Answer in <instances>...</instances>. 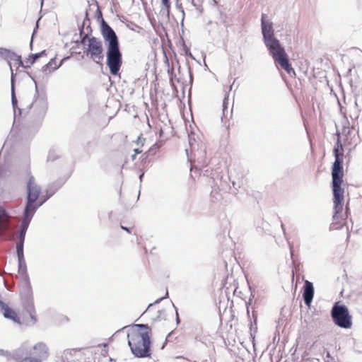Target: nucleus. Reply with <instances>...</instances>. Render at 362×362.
<instances>
[{"mask_svg": "<svg viewBox=\"0 0 362 362\" xmlns=\"http://www.w3.org/2000/svg\"><path fill=\"white\" fill-rule=\"evenodd\" d=\"M332 191L333 194V222L330 228L332 230H339L345 223L350 214V209L348 207V203L345 208L344 214L342 213L344 203V189L341 187L344 182V169L343 165L332 166Z\"/></svg>", "mask_w": 362, "mask_h": 362, "instance_id": "obj_1", "label": "nucleus"}, {"mask_svg": "<svg viewBox=\"0 0 362 362\" xmlns=\"http://www.w3.org/2000/svg\"><path fill=\"white\" fill-rule=\"evenodd\" d=\"M101 33L107 43V65L112 75H117L122 64V54L119 49L117 36L113 29L104 21L101 25Z\"/></svg>", "mask_w": 362, "mask_h": 362, "instance_id": "obj_2", "label": "nucleus"}, {"mask_svg": "<svg viewBox=\"0 0 362 362\" xmlns=\"http://www.w3.org/2000/svg\"><path fill=\"white\" fill-rule=\"evenodd\" d=\"M128 345L132 354L136 358L151 356V340L149 332L133 330L127 334Z\"/></svg>", "mask_w": 362, "mask_h": 362, "instance_id": "obj_3", "label": "nucleus"}, {"mask_svg": "<svg viewBox=\"0 0 362 362\" xmlns=\"http://www.w3.org/2000/svg\"><path fill=\"white\" fill-rule=\"evenodd\" d=\"M81 43L86 57L98 64H102L104 59L103 42L95 37L85 35L81 39Z\"/></svg>", "mask_w": 362, "mask_h": 362, "instance_id": "obj_4", "label": "nucleus"}, {"mask_svg": "<svg viewBox=\"0 0 362 362\" xmlns=\"http://www.w3.org/2000/svg\"><path fill=\"white\" fill-rule=\"evenodd\" d=\"M26 202L23 214L33 217L36 212L35 204L41 194V187L36 183L35 177L30 175V173L26 182Z\"/></svg>", "mask_w": 362, "mask_h": 362, "instance_id": "obj_5", "label": "nucleus"}, {"mask_svg": "<svg viewBox=\"0 0 362 362\" xmlns=\"http://www.w3.org/2000/svg\"><path fill=\"white\" fill-rule=\"evenodd\" d=\"M330 315L333 322L339 327L350 329L352 326V316L349 313L348 307L339 302L334 303Z\"/></svg>", "mask_w": 362, "mask_h": 362, "instance_id": "obj_6", "label": "nucleus"}, {"mask_svg": "<svg viewBox=\"0 0 362 362\" xmlns=\"http://www.w3.org/2000/svg\"><path fill=\"white\" fill-rule=\"evenodd\" d=\"M265 45L269 49L274 61L277 62L281 68L289 74L291 71L293 70V68L291 67L287 54L284 47H281L279 41L276 38L270 39L265 42Z\"/></svg>", "mask_w": 362, "mask_h": 362, "instance_id": "obj_7", "label": "nucleus"}, {"mask_svg": "<svg viewBox=\"0 0 362 362\" xmlns=\"http://www.w3.org/2000/svg\"><path fill=\"white\" fill-rule=\"evenodd\" d=\"M20 295L23 309L29 314L33 325L35 324L37 318L30 284H21Z\"/></svg>", "mask_w": 362, "mask_h": 362, "instance_id": "obj_8", "label": "nucleus"}, {"mask_svg": "<svg viewBox=\"0 0 362 362\" xmlns=\"http://www.w3.org/2000/svg\"><path fill=\"white\" fill-rule=\"evenodd\" d=\"M33 218V216L25 215L23 214L21 221V225L18 231V233L16 235V253H21L24 252L23 247H24V242H25V234L28 230V228L29 227V225L30 223V221Z\"/></svg>", "mask_w": 362, "mask_h": 362, "instance_id": "obj_9", "label": "nucleus"}, {"mask_svg": "<svg viewBox=\"0 0 362 362\" xmlns=\"http://www.w3.org/2000/svg\"><path fill=\"white\" fill-rule=\"evenodd\" d=\"M35 354L30 355L24 362H44L49 356V348L44 342H37L33 347Z\"/></svg>", "mask_w": 362, "mask_h": 362, "instance_id": "obj_10", "label": "nucleus"}, {"mask_svg": "<svg viewBox=\"0 0 362 362\" xmlns=\"http://www.w3.org/2000/svg\"><path fill=\"white\" fill-rule=\"evenodd\" d=\"M33 349L28 342L23 343L18 349L13 350L9 354V357L13 358L16 362H24L33 354Z\"/></svg>", "mask_w": 362, "mask_h": 362, "instance_id": "obj_11", "label": "nucleus"}, {"mask_svg": "<svg viewBox=\"0 0 362 362\" xmlns=\"http://www.w3.org/2000/svg\"><path fill=\"white\" fill-rule=\"evenodd\" d=\"M315 288L313 284L308 280L304 281L303 287V299L306 306L310 309L313 300Z\"/></svg>", "mask_w": 362, "mask_h": 362, "instance_id": "obj_12", "label": "nucleus"}, {"mask_svg": "<svg viewBox=\"0 0 362 362\" xmlns=\"http://www.w3.org/2000/svg\"><path fill=\"white\" fill-rule=\"evenodd\" d=\"M18 262V273L21 276V284H30L29 276L27 272V266L24 257V252L16 253Z\"/></svg>", "mask_w": 362, "mask_h": 362, "instance_id": "obj_13", "label": "nucleus"}, {"mask_svg": "<svg viewBox=\"0 0 362 362\" xmlns=\"http://www.w3.org/2000/svg\"><path fill=\"white\" fill-rule=\"evenodd\" d=\"M0 309L5 318L12 320L13 322L21 325V320L14 310L11 308L6 303L0 300Z\"/></svg>", "mask_w": 362, "mask_h": 362, "instance_id": "obj_14", "label": "nucleus"}, {"mask_svg": "<svg viewBox=\"0 0 362 362\" xmlns=\"http://www.w3.org/2000/svg\"><path fill=\"white\" fill-rule=\"evenodd\" d=\"M265 15L263 14L262 16V34L264 39V42L270 39L275 38L274 37V30L272 24L269 22H266L264 20Z\"/></svg>", "mask_w": 362, "mask_h": 362, "instance_id": "obj_15", "label": "nucleus"}, {"mask_svg": "<svg viewBox=\"0 0 362 362\" xmlns=\"http://www.w3.org/2000/svg\"><path fill=\"white\" fill-rule=\"evenodd\" d=\"M67 177H60L47 187L50 195H54L66 182Z\"/></svg>", "mask_w": 362, "mask_h": 362, "instance_id": "obj_16", "label": "nucleus"}, {"mask_svg": "<svg viewBox=\"0 0 362 362\" xmlns=\"http://www.w3.org/2000/svg\"><path fill=\"white\" fill-rule=\"evenodd\" d=\"M42 56H46L45 51H42L40 53L30 55L27 59H25L23 62V67L25 69L30 68L37 61L38 58Z\"/></svg>", "mask_w": 362, "mask_h": 362, "instance_id": "obj_17", "label": "nucleus"}, {"mask_svg": "<svg viewBox=\"0 0 362 362\" xmlns=\"http://www.w3.org/2000/svg\"><path fill=\"white\" fill-rule=\"evenodd\" d=\"M62 63V61L58 62L57 59H52L45 66V71H48L49 72L53 71L59 68Z\"/></svg>", "mask_w": 362, "mask_h": 362, "instance_id": "obj_18", "label": "nucleus"}, {"mask_svg": "<svg viewBox=\"0 0 362 362\" xmlns=\"http://www.w3.org/2000/svg\"><path fill=\"white\" fill-rule=\"evenodd\" d=\"M11 62L10 63L11 68L12 66L16 67V69H18L20 66L23 67V61L21 60V58L20 56H17L14 54H11V56L10 57Z\"/></svg>", "mask_w": 362, "mask_h": 362, "instance_id": "obj_19", "label": "nucleus"}, {"mask_svg": "<svg viewBox=\"0 0 362 362\" xmlns=\"http://www.w3.org/2000/svg\"><path fill=\"white\" fill-rule=\"evenodd\" d=\"M52 196L53 195H50L49 191L46 189L45 194H42L41 197L40 196L39 199L37 201L35 204L36 211Z\"/></svg>", "mask_w": 362, "mask_h": 362, "instance_id": "obj_20", "label": "nucleus"}, {"mask_svg": "<svg viewBox=\"0 0 362 362\" xmlns=\"http://www.w3.org/2000/svg\"><path fill=\"white\" fill-rule=\"evenodd\" d=\"M344 146L341 141V137H337V142L333 148V154H342L344 156Z\"/></svg>", "mask_w": 362, "mask_h": 362, "instance_id": "obj_21", "label": "nucleus"}, {"mask_svg": "<svg viewBox=\"0 0 362 362\" xmlns=\"http://www.w3.org/2000/svg\"><path fill=\"white\" fill-rule=\"evenodd\" d=\"M210 196L211 201L214 202L220 201L222 198V195L220 194L218 188L216 187H212Z\"/></svg>", "mask_w": 362, "mask_h": 362, "instance_id": "obj_22", "label": "nucleus"}, {"mask_svg": "<svg viewBox=\"0 0 362 362\" xmlns=\"http://www.w3.org/2000/svg\"><path fill=\"white\" fill-rule=\"evenodd\" d=\"M334 156V161L332 166L343 165V158L342 154H333Z\"/></svg>", "mask_w": 362, "mask_h": 362, "instance_id": "obj_23", "label": "nucleus"}, {"mask_svg": "<svg viewBox=\"0 0 362 362\" xmlns=\"http://www.w3.org/2000/svg\"><path fill=\"white\" fill-rule=\"evenodd\" d=\"M134 327L145 330L144 332H149V337L151 336V328L148 324H134Z\"/></svg>", "mask_w": 362, "mask_h": 362, "instance_id": "obj_24", "label": "nucleus"}, {"mask_svg": "<svg viewBox=\"0 0 362 362\" xmlns=\"http://www.w3.org/2000/svg\"><path fill=\"white\" fill-rule=\"evenodd\" d=\"M160 144H159L158 143H155L147 151H148V153L151 155V156H153L156 153V151H158V149L160 147Z\"/></svg>", "mask_w": 362, "mask_h": 362, "instance_id": "obj_25", "label": "nucleus"}, {"mask_svg": "<svg viewBox=\"0 0 362 362\" xmlns=\"http://www.w3.org/2000/svg\"><path fill=\"white\" fill-rule=\"evenodd\" d=\"M168 292L166 291V293H165V296H163V297H161V298H158L157 300H156V301L153 303H150L148 306V308H146V310L142 313L141 315H143L145 313H146V311L151 308L152 307L153 305H154L155 304H157V303H159L161 300H163L165 298H167L168 297Z\"/></svg>", "mask_w": 362, "mask_h": 362, "instance_id": "obj_26", "label": "nucleus"}, {"mask_svg": "<svg viewBox=\"0 0 362 362\" xmlns=\"http://www.w3.org/2000/svg\"><path fill=\"white\" fill-rule=\"evenodd\" d=\"M162 4L163 6L164 10L168 13L171 6L170 0H162Z\"/></svg>", "mask_w": 362, "mask_h": 362, "instance_id": "obj_27", "label": "nucleus"}, {"mask_svg": "<svg viewBox=\"0 0 362 362\" xmlns=\"http://www.w3.org/2000/svg\"><path fill=\"white\" fill-rule=\"evenodd\" d=\"M16 137H7L6 140L4 141L2 149H7L8 146H11L13 142V139Z\"/></svg>", "mask_w": 362, "mask_h": 362, "instance_id": "obj_28", "label": "nucleus"}, {"mask_svg": "<svg viewBox=\"0 0 362 362\" xmlns=\"http://www.w3.org/2000/svg\"><path fill=\"white\" fill-rule=\"evenodd\" d=\"M188 143L192 150H194L197 143L196 137H188Z\"/></svg>", "mask_w": 362, "mask_h": 362, "instance_id": "obj_29", "label": "nucleus"}, {"mask_svg": "<svg viewBox=\"0 0 362 362\" xmlns=\"http://www.w3.org/2000/svg\"><path fill=\"white\" fill-rule=\"evenodd\" d=\"M325 358H326L325 362H336L335 359L331 356L329 351H326Z\"/></svg>", "mask_w": 362, "mask_h": 362, "instance_id": "obj_30", "label": "nucleus"}, {"mask_svg": "<svg viewBox=\"0 0 362 362\" xmlns=\"http://www.w3.org/2000/svg\"><path fill=\"white\" fill-rule=\"evenodd\" d=\"M231 183H232V185H233V187L235 189V191H238V188L240 187V181H235V180H232L231 181Z\"/></svg>", "mask_w": 362, "mask_h": 362, "instance_id": "obj_31", "label": "nucleus"}, {"mask_svg": "<svg viewBox=\"0 0 362 362\" xmlns=\"http://www.w3.org/2000/svg\"><path fill=\"white\" fill-rule=\"evenodd\" d=\"M56 158H57V157L54 155V151H49L48 156H47V160L48 161H49V160L54 161Z\"/></svg>", "mask_w": 362, "mask_h": 362, "instance_id": "obj_32", "label": "nucleus"}, {"mask_svg": "<svg viewBox=\"0 0 362 362\" xmlns=\"http://www.w3.org/2000/svg\"><path fill=\"white\" fill-rule=\"evenodd\" d=\"M173 308H175V310L176 324L179 325L180 322V317H179V313H178L177 308L175 307V305L173 303Z\"/></svg>", "mask_w": 362, "mask_h": 362, "instance_id": "obj_33", "label": "nucleus"}, {"mask_svg": "<svg viewBox=\"0 0 362 362\" xmlns=\"http://www.w3.org/2000/svg\"><path fill=\"white\" fill-rule=\"evenodd\" d=\"M189 127H190L191 130H190V132H188V136H195V135H197V131H198V129H194V128L192 127V125H191V124L189 125Z\"/></svg>", "mask_w": 362, "mask_h": 362, "instance_id": "obj_34", "label": "nucleus"}, {"mask_svg": "<svg viewBox=\"0 0 362 362\" xmlns=\"http://www.w3.org/2000/svg\"><path fill=\"white\" fill-rule=\"evenodd\" d=\"M311 112H312L310 114V115H309V117L308 118L310 121L315 119V109L313 108Z\"/></svg>", "mask_w": 362, "mask_h": 362, "instance_id": "obj_35", "label": "nucleus"}, {"mask_svg": "<svg viewBox=\"0 0 362 362\" xmlns=\"http://www.w3.org/2000/svg\"><path fill=\"white\" fill-rule=\"evenodd\" d=\"M145 141V139L144 137H140V136H138L136 140L135 141H133V142H135L137 144H139L140 143L141 144V146L144 145V142Z\"/></svg>", "mask_w": 362, "mask_h": 362, "instance_id": "obj_36", "label": "nucleus"}, {"mask_svg": "<svg viewBox=\"0 0 362 362\" xmlns=\"http://www.w3.org/2000/svg\"><path fill=\"white\" fill-rule=\"evenodd\" d=\"M9 354H11L10 351H5L4 349H0V356H7V357H9Z\"/></svg>", "mask_w": 362, "mask_h": 362, "instance_id": "obj_37", "label": "nucleus"}, {"mask_svg": "<svg viewBox=\"0 0 362 362\" xmlns=\"http://www.w3.org/2000/svg\"><path fill=\"white\" fill-rule=\"evenodd\" d=\"M121 228L125 231H127L128 233H132V229L129 227L124 226L122 225L120 226Z\"/></svg>", "mask_w": 362, "mask_h": 362, "instance_id": "obj_38", "label": "nucleus"}, {"mask_svg": "<svg viewBox=\"0 0 362 362\" xmlns=\"http://www.w3.org/2000/svg\"><path fill=\"white\" fill-rule=\"evenodd\" d=\"M6 53L10 54V51L6 49L0 48V55H4Z\"/></svg>", "mask_w": 362, "mask_h": 362, "instance_id": "obj_39", "label": "nucleus"}, {"mask_svg": "<svg viewBox=\"0 0 362 362\" xmlns=\"http://www.w3.org/2000/svg\"><path fill=\"white\" fill-rule=\"evenodd\" d=\"M148 156H151L150 154L148 153V151H146L145 153H144L142 156H141V160L142 161H144L147 159V158L148 157Z\"/></svg>", "mask_w": 362, "mask_h": 362, "instance_id": "obj_40", "label": "nucleus"}, {"mask_svg": "<svg viewBox=\"0 0 362 362\" xmlns=\"http://www.w3.org/2000/svg\"><path fill=\"white\" fill-rule=\"evenodd\" d=\"M281 229H282V230H283V233H284V237H285V238L287 240L286 233V231H285L284 224L283 223V222H282L281 221Z\"/></svg>", "mask_w": 362, "mask_h": 362, "instance_id": "obj_41", "label": "nucleus"}, {"mask_svg": "<svg viewBox=\"0 0 362 362\" xmlns=\"http://www.w3.org/2000/svg\"><path fill=\"white\" fill-rule=\"evenodd\" d=\"M288 245H289L291 256V258L293 259V245L288 242Z\"/></svg>", "mask_w": 362, "mask_h": 362, "instance_id": "obj_42", "label": "nucleus"}, {"mask_svg": "<svg viewBox=\"0 0 362 362\" xmlns=\"http://www.w3.org/2000/svg\"><path fill=\"white\" fill-rule=\"evenodd\" d=\"M161 312H162V310L158 311V315L156 316V317L153 319V322H156L160 317Z\"/></svg>", "mask_w": 362, "mask_h": 362, "instance_id": "obj_43", "label": "nucleus"}, {"mask_svg": "<svg viewBox=\"0 0 362 362\" xmlns=\"http://www.w3.org/2000/svg\"><path fill=\"white\" fill-rule=\"evenodd\" d=\"M134 154H136V155L139 154L142 152V151L140 150L139 148H134Z\"/></svg>", "mask_w": 362, "mask_h": 362, "instance_id": "obj_44", "label": "nucleus"}, {"mask_svg": "<svg viewBox=\"0 0 362 362\" xmlns=\"http://www.w3.org/2000/svg\"><path fill=\"white\" fill-rule=\"evenodd\" d=\"M139 120H140V119H139V117H138L137 115H135V116H134V122H135V123H136V124H139Z\"/></svg>", "mask_w": 362, "mask_h": 362, "instance_id": "obj_45", "label": "nucleus"}, {"mask_svg": "<svg viewBox=\"0 0 362 362\" xmlns=\"http://www.w3.org/2000/svg\"><path fill=\"white\" fill-rule=\"evenodd\" d=\"M144 175V173L139 175V180H140V181H141V182L142 181V178H143Z\"/></svg>", "mask_w": 362, "mask_h": 362, "instance_id": "obj_46", "label": "nucleus"}, {"mask_svg": "<svg viewBox=\"0 0 362 362\" xmlns=\"http://www.w3.org/2000/svg\"><path fill=\"white\" fill-rule=\"evenodd\" d=\"M136 156V154H133V155L132 156V160H135Z\"/></svg>", "mask_w": 362, "mask_h": 362, "instance_id": "obj_47", "label": "nucleus"}, {"mask_svg": "<svg viewBox=\"0 0 362 362\" xmlns=\"http://www.w3.org/2000/svg\"><path fill=\"white\" fill-rule=\"evenodd\" d=\"M163 132L162 129H160V132H159V136H163Z\"/></svg>", "mask_w": 362, "mask_h": 362, "instance_id": "obj_48", "label": "nucleus"}, {"mask_svg": "<svg viewBox=\"0 0 362 362\" xmlns=\"http://www.w3.org/2000/svg\"><path fill=\"white\" fill-rule=\"evenodd\" d=\"M308 138H309L310 144V145L312 146V141H311V139H310V137H308Z\"/></svg>", "mask_w": 362, "mask_h": 362, "instance_id": "obj_49", "label": "nucleus"}, {"mask_svg": "<svg viewBox=\"0 0 362 362\" xmlns=\"http://www.w3.org/2000/svg\"><path fill=\"white\" fill-rule=\"evenodd\" d=\"M103 346H104V347H107V344H103Z\"/></svg>", "mask_w": 362, "mask_h": 362, "instance_id": "obj_50", "label": "nucleus"}, {"mask_svg": "<svg viewBox=\"0 0 362 362\" xmlns=\"http://www.w3.org/2000/svg\"><path fill=\"white\" fill-rule=\"evenodd\" d=\"M165 343H164V344H163L162 345V347H161V349H163V348H164V346H165Z\"/></svg>", "mask_w": 362, "mask_h": 362, "instance_id": "obj_51", "label": "nucleus"}, {"mask_svg": "<svg viewBox=\"0 0 362 362\" xmlns=\"http://www.w3.org/2000/svg\"><path fill=\"white\" fill-rule=\"evenodd\" d=\"M109 360H110V361H113V358H110V359H109Z\"/></svg>", "mask_w": 362, "mask_h": 362, "instance_id": "obj_52", "label": "nucleus"}, {"mask_svg": "<svg viewBox=\"0 0 362 362\" xmlns=\"http://www.w3.org/2000/svg\"><path fill=\"white\" fill-rule=\"evenodd\" d=\"M185 151H186V153L187 154L188 153V150L185 149Z\"/></svg>", "mask_w": 362, "mask_h": 362, "instance_id": "obj_53", "label": "nucleus"}]
</instances>
